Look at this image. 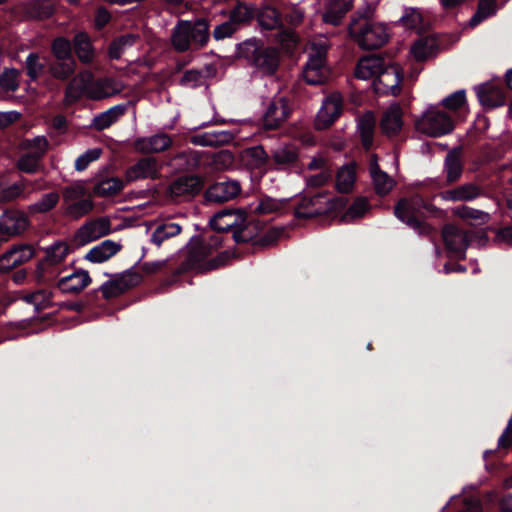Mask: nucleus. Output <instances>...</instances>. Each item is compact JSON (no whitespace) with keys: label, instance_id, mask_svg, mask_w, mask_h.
<instances>
[{"label":"nucleus","instance_id":"f257e3e1","mask_svg":"<svg viewBox=\"0 0 512 512\" xmlns=\"http://www.w3.org/2000/svg\"><path fill=\"white\" fill-rule=\"evenodd\" d=\"M222 242L223 239L218 234L207 240L193 237L187 244L186 268L205 273L225 266L231 259V253L222 251L215 254L222 247Z\"/></svg>","mask_w":512,"mask_h":512},{"label":"nucleus","instance_id":"f03ea898","mask_svg":"<svg viewBox=\"0 0 512 512\" xmlns=\"http://www.w3.org/2000/svg\"><path fill=\"white\" fill-rule=\"evenodd\" d=\"M209 40V24L203 19L180 20L171 33V44L177 52L200 49Z\"/></svg>","mask_w":512,"mask_h":512},{"label":"nucleus","instance_id":"7ed1b4c3","mask_svg":"<svg viewBox=\"0 0 512 512\" xmlns=\"http://www.w3.org/2000/svg\"><path fill=\"white\" fill-rule=\"evenodd\" d=\"M349 33L352 39L365 50L382 47L389 38L387 27L366 17H359L349 25Z\"/></svg>","mask_w":512,"mask_h":512},{"label":"nucleus","instance_id":"20e7f679","mask_svg":"<svg viewBox=\"0 0 512 512\" xmlns=\"http://www.w3.org/2000/svg\"><path fill=\"white\" fill-rule=\"evenodd\" d=\"M327 50L328 39L326 37L321 36L309 43L308 60L303 70V77L308 84H322L328 78Z\"/></svg>","mask_w":512,"mask_h":512},{"label":"nucleus","instance_id":"39448f33","mask_svg":"<svg viewBox=\"0 0 512 512\" xmlns=\"http://www.w3.org/2000/svg\"><path fill=\"white\" fill-rule=\"evenodd\" d=\"M416 130L430 137H439L454 129L452 115L440 105L429 106L415 123Z\"/></svg>","mask_w":512,"mask_h":512},{"label":"nucleus","instance_id":"423d86ee","mask_svg":"<svg viewBox=\"0 0 512 512\" xmlns=\"http://www.w3.org/2000/svg\"><path fill=\"white\" fill-rule=\"evenodd\" d=\"M423 206V198L415 195L409 199H401L395 206L394 214L401 222L418 233L427 234L430 233L431 227L420 219Z\"/></svg>","mask_w":512,"mask_h":512},{"label":"nucleus","instance_id":"0eeeda50","mask_svg":"<svg viewBox=\"0 0 512 512\" xmlns=\"http://www.w3.org/2000/svg\"><path fill=\"white\" fill-rule=\"evenodd\" d=\"M248 53L251 54L252 65L262 74H273L279 64V54L274 48L258 46L256 42L249 41L244 44Z\"/></svg>","mask_w":512,"mask_h":512},{"label":"nucleus","instance_id":"6e6552de","mask_svg":"<svg viewBox=\"0 0 512 512\" xmlns=\"http://www.w3.org/2000/svg\"><path fill=\"white\" fill-rule=\"evenodd\" d=\"M403 74L396 64H384L383 69L373 81V87L378 94L399 95Z\"/></svg>","mask_w":512,"mask_h":512},{"label":"nucleus","instance_id":"1a4fd4ad","mask_svg":"<svg viewBox=\"0 0 512 512\" xmlns=\"http://www.w3.org/2000/svg\"><path fill=\"white\" fill-rule=\"evenodd\" d=\"M112 231L111 221L108 217H100L83 224L75 233L74 241L77 245H86Z\"/></svg>","mask_w":512,"mask_h":512},{"label":"nucleus","instance_id":"9d476101","mask_svg":"<svg viewBox=\"0 0 512 512\" xmlns=\"http://www.w3.org/2000/svg\"><path fill=\"white\" fill-rule=\"evenodd\" d=\"M162 164L154 157H144L130 166L125 172L127 183L138 180H156L160 177Z\"/></svg>","mask_w":512,"mask_h":512},{"label":"nucleus","instance_id":"9b49d317","mask_svg":"<svg viewBox=\"0 0 512 512\" xmlns=\"http://www.w3.org/2000/svg\"><path fill=\"white\" fill-rule=\"evenodd\" d=\"M140 275L133 271H125L101 285L100 291L105 299H112L136 286Z\"/></svg>","mask_w":512,"mask_h":512},{"label":"nucleus","instance_id":"f8f14e48","mask_svg":"<svg viewBox=\"0 0 512 512\" xmlns=\"http://www.w3.org/2000/svg\"><path fill=\"white\" fill-rule=\"evenodd\" d=\"M343 109V98L340 93L334 92L328 95L318 111L316 127L326 129L341 115Z\"/></svg>","mask_w":512,"mask_h":512},{"label":"nucleus","instance_id":"ddd939ff","mask_svg":"<svg viewBox=\"0 0 512 512\" xmlns=\"http://www.w3.org/2000/svg\"><path fill=\"white\" fill-rule=\"evenodd\" d=\"M330 208L327 194L317 193L313 196H304L295 208L297 218H312L324 214Z\"/></svg>","mask_w":512,"mask_h":512},{"label":"nucleus","instance_id":"4468645a","mask_svg":"<svg viewBox=\"0 0 512 512\" xmlns=\"http://www.w3.org/2000/svg\"><path fill=\"white\" fill-rule=\"evenodd\" d=\"M292 112L288 100L284 97L273 99L263 117V126L267 130L279 128Z\"/></svg>","mask_w":512,"mask_h":512},{"label":"nucleus","instance_id":"2eb2a0df","mask_svg":"<svg viewBox=\"0 0 512 512\" xmlns=\"http://www.w3.org/2000/svg\"><path fill=\"white\" fill-rule=\"evenodd\" d=\"M299 160V150L291 143L281 144L270 155V162L275 170H288L294 167Z\"/></svg>","mask_w":512,"mask_h":512},{"label":"nucleus","instance_id":"dca6fc26","mask_svg":"<svg viewBox=\"0 0 512 512\" xmlns=\"http://www.w3.org/2000/svg\"><path fill=\"white\" fill-rule=\"evenodd\" d=\"M203 187L202 179L196 175L182 176L173 181L167 188V194L175 199L194 196Z\"/></svg>","mask_w":512,"mask_h":512},{"label":"nucleus","instance_id":"f3484780","mask_svg":"<svg viewBox=\"0 0 512 512\" xmlns=\"http://www.w3.org/2000/svg\"><path fill=\"white\" fill-rule=\"evenodd\" d=\"M172 139L165 133H158L149 137L137 138L133 146L135 150L143 154L160 153L169 149Z\"/></svg>","mask_w":512,"mask_h":512},{"label":"nucleus","instance_id":"a211bd4d","mask_svg":"<svg viewBox=\"0 0 512 512\" xmlns=\"http://www.w3.org/2000/svg\"><path fill=\"white\" fill-rule=\"evenodd\" d=\"M442 236L448 250L455 254L464 253L469 245V234L455 225L443 228Z\"/></svg>","mask_w":512,"mask_h":512},{"label":"nucleus","instance_id":"6ab92c4d","mask_svg":"<svg viewBox=\"0 0 512 512\" xmlns=\"http://www.w3.org/2000/svg\"><path fill=\"white\" fill-rule=\"evenodd\" d=\"M240 192L241 186L239 182L228 180L211 185L206 191V198L209 201L223 203L235 198Z\"/></svg>","mask_w":512,"mask_h":512},{"label":"nucleus","instance_id":"aec40b11","mask_svg":"<svg viewBox=\"0 0 512 512\" xmlns=\"http://www.w3.org/2000/svg\"><path fill=\"white\" fill-rule=\"evenodd\" d=\"M29 224L27 217L18 211H8L0 216V233L14 236L24 232Z\"/></svg>","mask_w":512,"mask_h":512},{"label":"nucleus","instance_id":"412c9836","mask_svg":"<svg viewBox=\"0 0 512 512\" xmlns=\"http://www.w3.org/2000/svg\"><path fill=\"white\" fill-rule=\"evenodd\" d=\"M94 75L92 72L85 70L75 75L66 88V98L76 100L82 95L89 98V89L93 85Z\"/></svg>","mask_w":512,"mask_h":512},{"label":"nucleus","instance_id":"4be33fe9","mask_svg":"<svg viewBox=\"0 0 512 512\" xmlns=\"http://www.w3.org/2000/svg\"><path fill=\"white\" fill-rule=\"evenodd\" d=\"M403 111L399 104H391L383 113L380 127L383 133L389 137L397 135L403 126Z\"/></svg>","mask_w":512,"mask_h":512},{"label":"nucleus","instance_id":"5701e85b","mask_svg":"<svg viewBox=\"0 0 512 512\" xmlns=\"http://www.w3.org/2000/svg\"><path fill=\"white\" fill-rule=\"evenodd\" d=\"M124 85L113 78H102L94 80L93 85L89 89V98L93 100H100L112 97L121 93Z\"/></svg>","mask_w":512,"mask_h":512},{"label":"nucleus","instance_id":"b1692460","mask_svg":"<svg viewBox=\"0 0 512 512\" xmlns=\"http://www.w3.org/2000/svg\"><path fill=\"white\" fill-rule=\"evenodd\" d=\"M482 195V189L475 183H465L453 189L441 193V198L445 201L467 202L472 201Z\"/></svg>","mask_w":512,"mask_h":512},{"label":"nucleus","instance_id":"393cba45","mask_svg":"<svg viewBox=\"0 0 512 512\" xmlns=\"http://www.w3.org/2000/svg\"><path fill=\"white\" fill-rule=\"evenodd\" d=\"M384 64L383 58L379 56H366L357 62L354 74L361 80H374L383 69Z\"/></svg>","mask_w":512,"mask_h":512},{"label":"nucleus","instance_id":"a878e982","mask_svg":"<svg viewBox=\"0 0 512 512\" xmlns=\"http://www.w3.org/2000/svg\"><path fill=\"white\" fill-rule=\"evenodd\" d=\"M91 283L90 275L85 270H77L59 279L57 286L64 293H79Z\"/></svg>","mask_w":512,"mask_h":512},{"label":"nucleus","instance_id":"bb28decb","mask_svg":"<svg viewBox=\"0 0 512 512\" xmlns=\"http://www.w3.org/2000/svg\"><path fill=\"white\" fill-rule=\"evenodd\" d=\"M243 222L242 212L225 210L215 214L210 220V225L217 232H225L241 226Z\"/></svg>","mask_w":512,"mask_h":512},{"label":"nucleus","instance_id":"cd10ccee","mask_svg":"<svg viewBox=\"0 0 512 512\" xmlns=\"http://www.w3.org/2000/svg\"><path fill=\"white\" fill-rule=\"evenodd\" d=\"M476 94L481 104L487 108L499 107L505 103L503 91L493 83L479 85Z\"/></svg>","mask_w":512,"mask_h":512},{"label":"nucleus","instance_id":"c85d7f7f","mask_svg":"<svg viewBox=\"0 0 512 512\" xmlns=\"http://www.w3.org/2000/svg\"><path fill=\"white\" fill-rule=\"evenodd\" d=\"M370 175L375 191L379 195H386L392 190L395 182L393 178L379 168L377 156L375 154L370 157Z\"/></svg>","mask_w":512,"mask_h":512},{"label":"nucleus","instance_id":"c756f323","mask_svg":"<svg viewBox=\"0 0 512 512\" xmlns=\"http://www.w3.org/2000/svg\"><path fill=\"white\" fill-rule=\"evenodd\" d=\"M122 248V245L113 240H104L100 244L94 246L86 254L85 259L92 263H102L114 255H116Z\"/></svg>","mask_w":512,"mask_h":512},{"label":"nucleus","instance_id":"7c9ffc66","mask_svg":"<svg viewBox=\"0 0 512 512\" xmlns=\"http://www.w3.org/2000/svg\"><path fill=\"white\" fill-rule=\"evenodd\" d=\"M375 125L376 118L371 111H367L358 117L357 131L366 149H369L373 144Z\"/></svg>","mask_w":512,"mask_h":512},{"label":"nucleus","instance_id":"2f4dec72","mask_svg":"<svg viewBox=\"0 0 512 512\" xmlns=\"http://www.w3.org/2000/svg\"><path fill=\"white\" fill-rule=\"evenodd\" d=\"M127 110L126 104L115 105L108 110L96 115L92 120V126L98 131L109 128L112 124L117 122Z\"/></svg>","mask_w":512,"mask_h":512},{"label":"nucleus","instance_id":"473e14b6","mask_svg":"<svg viewBox=\"0 0 512 512\" xmlns=\"http://www.w3.org/2000/svg\"><path fill=\"white\" fill-rule=\"evenodd\" d=\"M233 140V134L229 131H208L197 134L191 141L195 145L216 147Z\"/></svg>","mask_w":512,"mask_h":512},{"label":"nucleus","instance_id":"72a5a7b5","mask_svg":"<svg viewBox=\"0 0 512 512\" xmlns=\"http://www.w3.org/2000/svg\"><path fill=\"white\" fill-rule=\"evenodd\" d=\"M356 182V165H343L336 173L335 188L339 193H350Z\"/></svg>","mask_w":512,"mask_h":512},{"label":"nucleus","instance_id":"f704fd0d","mask_svg":"<svg viewBox=\"0 0 512 512\" xmlns=\"http://www.w3.org/2000/svg\"><path fill=\"white\" fill-rule=\"evenodd\" d=\"M75 53L83 64H89L93 61L95 52L89 36L84 32L77 33L73 38Z\"/></svg>","mask_w":512,"mask_h":512},{"label":"nucleus","instance_id":"c9c22d12","mask_svg":"<svg viewBox=\"0 0 512 512\" xmlns=\"http://www.w3.org/2000/svg\"><path fill=\"white\" fill-rule=\"evenodd\" d=\"M20 299L27 304L33 305L35 311H41L53 305L52 292L47 289H38L33 292L24 293Z\"/></svg>","mask_w":512,"mask_h":512},{"label":"nucleus","instance_id":"e433bc0d","mask_svg":"<svg viewBox=\"0 0 512 512\" xmlns=\"http://www.w3.org/2000/svg\"><path fill=\"white\" fill-rule=\"evenodd\" d=\"M124 188V181L118 177H109L100 180L94 186V193L100 197H112L119 194Z\"/></svg>","mask_w":512,"mask_h":512},{"label":"nucleus","instance_id":"4c0bfd02","mask_svg":"<svg viewBox=\"0 0 512 512\" xmlns=\"http://www.w3.org/2000/svg\"><path fill=\"white\" fill-rule=\"evenodd\" d=\"M436 49V40L432 37H424L413 44L411 54L417 61H424L434 55Z\"/></svg>","mask_w":512,"mask_h":512},{"label":"nucleus","instance_id":"58836bf2","mask_svg":"<svg viewBox=\"0 0 512 512\" xmlns=\"http://www.w3.org/2000/svg\"><path fill=\"white\" fill-rule=\"evenodd\" d=\"M453 214L472 224H486L490 221V214L482 210L470 208L468 206H460L453 209Z\"/></svg>","mask_w":512,"mask_h":512},{"label":"nucleus","instance_id":"ea45409f","mask_svg":"<svg viewBox=\"0 0 512 512\" xmlns=\"http://www.w3.org/2000/svg\"><path fill=\"white\" fill-rule=\"evenodd\" d=\"M76 69V61L74 58L56 59L55 62L49 66L50 74L59 80L68 79Z\"/></svg>","mask_w":512,"mask_h":512},{"label":"nucleus","instance_id":"a19ab883","mask_svg":"<svg viewBox=\"0 0 512 512\" xmlns=\"http://www.w3.org/2000/svg\"><path fill=\"white\" fill-rule=\"evenodd\" d=\"M60 199L57 192H49L44 194L38 201L28 206L30 214H43L51 211L56 207Z\"/></svg>","mask_w":512,"mask_h":512},{"label":"nucleus","instance_id":"79ce46f5","mask_svg":"<svg viewBox=\"0 0 512 512\" xmlns=\"http://www.w3.org/2000/svg\"><path fill=\"white\" fill-rule=\"evenodd\" d=\"M22 147L26 154L42 160L48 151L49 141L45 136H36L33 139L25 140Z\"/></svg>","mask_w":512,"mask_h":512},{"label":"nucleus","instance_id":"37998d69","mask_svg":"<svg viewBox=\"0 0 512 512\" xmlns=\"http://www.w3.org/2000/svg\"><path fill=\"white\" fill-rule=\"evenodd\" d=\"M181 232V226L177 223H163L156 227L151 235V241L156 246H161V244L168 238L174 237Z\"/></svg>","mask_w":512,"mask_h":512},{"label":"nucleus","instance_id":"c03bdc74","mask_svg":"<svg viewBox=\"0 0 512 512\" xmlns=\"http://www.w3.org/2000/svg\"><path fill=\"white\" fill-rule=\"evenodd\" d=\"M444 169L446 172V179L448 183L457 181L462 174V163L459 155L450 151L445 158Z\"/></svg>","mask_w":512,"mask_h":512},{"label":"nucleus","instance_id":"a18cd8bd","mask_svg":"<svg viewBox=\"0 0 512 512\" xmlns=\"http://www.w3.org/2000/svg\"><path fill=\"white\" fill-rule=\"evenodd\" d=\"M440 105L447 109L450 115L452 113H457L459 111H462L467 106V100H466V93L465 90H458L454 93L450 94L449 96L445 97Z\"/></svg>","mask_w":512,"mask_h":512},{"label":"nucleus","instance_id":"49530a36","mask_svg":"<svg viewBox=\"0 0 512 512\" xmlns=\"http://www.w3.org/2000/svg\"><path fill=\"white\" fill-rule=\"evenodd\" d=\"M350 9H351V5L347 4L346 2L344 4H342V3L336 4L333 0H331V2L329 4V8L323 14V21L325 23H329L334 26H337L341 23L344 15Z\"/></svg>","mask_w":512,"mask_h":512},{"label":"nucleus","instance_id":"de8ad7c7","mask_svg":"<svg viewBox=\"0 0 512 512\" xmlns=\"http://www.w3.org/2000/svg\"><path fill=\"white\" fill-rule=\"evenodd\" d=\"M258 22L264 29L272 30L280 26V13L273 7L267 6L258 13Z\"/></svg>","mask_w":512,"mask_h":512},{"label":"nucleus","instance_id":"09e8293b","mask_svg":"<svg viewBox=\"0 0 512 512\" xmlns=\"http://www.w3.org/2000/svg\"><path fill=\"white\" fill-rule=\"evenodd\" d=\"M244 156L247 163L253 168H261L270 160V156L260 145L246 149Z\"/></svg>","mask_w":512,"mask_h":512},{"label":"nucleus","instance_id":"8fccbe9b","mask_svg":"<svg viewBox=\"0 0 512 512\" xmlns=\"http://www.w3.org/2000/svg\"><path fill=\"white\" fill-rule=\"evenodd\" d=\"M369 210V202L364 197H359L348 207L342 216L344 222H351L362 218Z\"/></svg>","mask_w":512,"mask_h":512},{"label":"nucleus","instance_id":"3c124183","mask_svg":"<svg viewBox=\"0 0 512 512\" xmlns=\"http://www.w3.org/2000/svg\"><path fill=\"white\" fill-rule=\"evenodd\" d=\"M496 12L495 0H480L478 3L477 11L470 19V26L475 27L483 20L491 17Z\"/></svg>","mask_w":512,"mask_h":512},{"label":"nucleus","instance_id":"603ef678","mask_svg":"<svg viewBox=\"0 0 512 512\" xmlns=\"http://www.w3.org/2000/svg\"><path fill=\"white\" fill-rule=\"evenodd\" d=\"M208 73L199 69H190L184 72L180 79V85L187 88H197L205 85Z\"/></svg>","mask_w":512,"mask_h":512},{"label":"nucleus","instance_id":"864d4df0","mask_svg":"<svg viewBox=\"0 0 512 512\" xmlns=\"http://www.w3.org/2000/svg\"><path fill=\"white\" fill-rule=\"evenodd\" d=\"M138 39L137 35L134 34H127L120 36L119 38L115 39L109 48V55L113 59H119L122 55V53L127 49L133 46Z\"/></svg>","mask_w":512,"mask_h":512},{"label":"nucleus","instance_id":"5fc2aeb1","mask_svg":"<svg viewBox=\"0 0 512 512\" xmlns=\"http://www.w3.org/2000/svg\"><path fill=\"white\" fill-rule=\"evenodd\" d=\"M69 253V246L65 242H56L46 249L45 261L50 265L61 263Z\"/></svg>","mask_w":512,"mask_h":512},{"label":"nucleus","instance_id":"6e6d98bb","mask_svg":"<svg viewBox=\"0 0 512 512\" xmlns=\"http://www.w3.org/2000/svg\"><path fill=\"white\" fill-rule=\"evenodd\" d=\"M86 193V188L82 182L78 181L66 186L62 191L63 205L65 206L82 199H87Z\"/></svg>","mask_w":512,"mask_h":512},{"label":"nucleus","instance_id":"4d7b16f0","mask_svg":"<svg viewBox=\"0 0 512 512\" xmlns=\"http://www.w3.org/2000/svg\"><path fill=\"white\" fill-rule=\"evenodd\" d=\"M65 214L73 219L87 215L93 209V202L87 198L64 206Z\"/></svg>","mask_w":512,"mask_h":512},{"label":"nucleus","instance_id":"13d9d810","mask_svg":"<svg viewBox=\"0 0 512 512\" xmlns=\"http://www.w3.org/2000/svg\"><path fill=\"white\" fill-rule=\"evenodd\" d=\"M286 203V199L277 200L271 197H263L259 200L254 211L258 214H270L282 210Z\"/></svg>","mask_w":512,"mask_h":512},{"label":"nucleus","instance_id":"bf43d9fd","mask_svg":"<svg viewBox=\"0 0 512 512\" xmlns=\"http://www.w3.org/2000/svg\"><path fill=\"white\" fill-rule=\"evenodd\" d=\"M16 167L21 172L28 174H34L43 169V165L40 159L32 155H28L25 152L17 160Z\"/></svg>","mask_w":512,"mask_h":512},{"label":"nucleus","instance_id":"052dcab7","mask_svg":"<svg viewBox=\"0 0 512 512\" xmlns=\"http://www.w3.org/2000/svg\"><path fill=\"white\" fill-rule=\"evenodd\" d=\"M254 17V9L245 3L239 2L230 13V19L236 24L249 22Z\"/></svg>","mask_w":512,"mask_h":512},{"label":"nucleus","instance_id":"680f3d73","mask_svg":"<svg viewBox=\"0 0 512 512\" xmlns=\"http://www.w3.org/2000/svg\"><path fill=\"white\" fill-rule=\"evenodd\" d=\"M26 183L25 181H21L19 183H14L8 187L2 188L0 190V201L1 202H10L19 197H21L25 191Z\"/></svg>","mask_w":512,"mask_h":512},{"label":"nucleus","instance_id":"e2e57ef3","mask_svg":"<svg viewBox=\"0 0 512 512\" xmlns=\"http://www.w3.org/2000/svg\"><path fill=\"white\" fill-rule=\"evenodd\" d=\"M19 72L16 69H6L0 75V87L6 91H16Z\"/></svg>","mask_w":512,"mask_h":512},{"label":"nucleus","instance_id":"0e129e2a","mask_svg":"<svg viewBox=\"0 0 512 512\" xmlns=\"http://www.w3.org/2000/svg\"><path fill=\"white\" fill-rule=\"evenodd\" d=\"M52 52L56 59L73 58L71 54V43L65 38H57L52 43Z\"/></svg>","mask_w":512,"mask_h":512},{"label":"nucleus","instance_id":"69168bd1","mask_svg":"<svg viewBox=\"0 0 512 512\" xmlns=\"http://www.w3.org/2000/svg\"><path fill=\"white\" fill-rule=\"evenodd\" d=\"M44 66L39 61V56L36 53H31L26 59V70L31 80H36L43 72Z\"/></svg>","mask_w":512,"mask_h":512},{"label":"nucleus","instance_id":"338daca9","mask_svg":"<svg viewBox=\"0 0 512 512\" xmlns=\"http://www.w3.org/2000/svg\"><path fill=\"white\" fill-rule=\"evenodd\" d=\"M12 256L14 258V263L17 265H21L34 256V248L31 245H21L10 249Z\"/></svg>","mask_w":512,"mask_h":512},{"label":"nucleus","instance_id":"774afa93","mask_svg":"<svg viewBox=\"0 0 512 512\" xmlns=\"http://www.w3.org/2000/svg\"><path fill=\"white\" fill-rule=\"evenodd\" d=\"M101 155V149L95 148L87 150L85 153L80 155L75 161V169L77 171L85 170L89 164L97 160Z\"/></svg>","mask_w":512,"mask_h":512}]
</instances>
